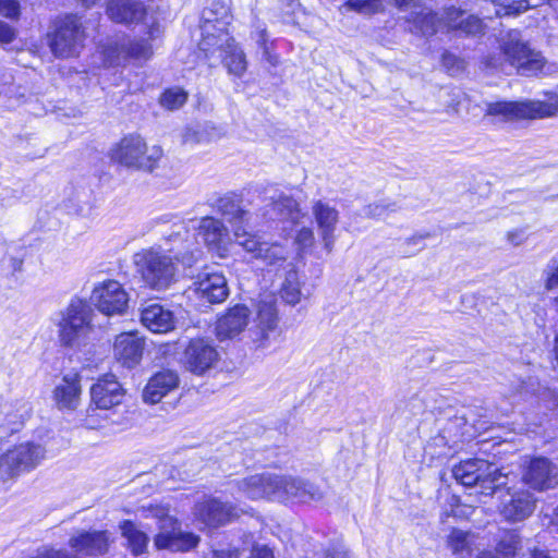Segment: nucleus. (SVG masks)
Returning a JSON list of instances; mask_svg holds the SVG:
<instances>
[{"label": "nucleus", "instance_id": "53", "mask_svg": "<svg viewBox=\"0 0 558 558\" xmlns=\"http://www.w3.org/2000/svg\"><path fill=\"white\" fill-rule=\"evenodd\" d=\"M16 37V31L8 23L0 21V45H9Z\"/></svg>", "mask_w": 558, "mask_h": 558}, {"label": "nucleus", "instance_id": "43", "mask_svg": "<svg viewBox=\"0 0 558 558\" xmlns=\"http://www.w3.org/2000/svg\"><path fill=\"white\" fill-rule=\"evenodd\" d=\"M543 281L546 290L558 288V258H551L543 270Z\"/></svg>", "mask_w": 558, "mask_h": 558}, {"label": "nucleus", "instance_id": "21", "mask_svg": "<svg viewBox=\"0 0 558 558\" xmlns=\"http://www.w3.org/2000/svg\"><path fill=\"white\" fill-rule=\"evenodd\" d=\"M155 38H141L130 40L126 44L109 47L106 50V58L109 65H120L122 62L133 59L135 61H146L153 56V46L150 40Z\"/></svg>", "mask_w": 558, "mask_h": 558}, {"label": "nucleus", "instance_id": "15", "mask_svg": "<svg viewBox=\"0 0 558 558\" xmlns=\"http://www.w3.org/2000/svg\"><path fill=\"white\" fill-rule=\"evenodd\" d=\"M129 300V294L123 286L113 279L97 283L90 294L93 305L108 316L125 313Z\"/></svg>", "mask_w": 558, "mask_h": 558}, {"label": "nucleus", "instance_id": "22", "mask_svg": "<svg viewBox=\"0 0 558 558\" xmlns=\"http://www.w3.org/2000/svg\"><path fill=\"white\" fill-rule=\"evenodd\" d=\"M196 518L209 527L225 525L236 518V509L228 502L210 498L196 505Z\"/></svg>", "mask_w": 558, "mask_h": 558}, {"label": "nucleus", "instance_id": "1", "mask_svg": "<svg viewBox=\"0 0 558 558\" xmlns=\"http://www.w3.org/2000/svg\"><path fill=\"white\" fill-rule=\"evenodd\" d=\"M168 240L178 243L175 247H171V251H175V259L187 266L196 262L201 251L194 234L184 225L177 226ZM133 262L144 283L153 290H166L177 281L178 269L173 256L160 248H144L134 254Z\"/></svg>", "mask_w": 558, "mask_h": 558}, {"label": "nucleus", "instance_id": "34", "mask_svg": "<svg viewBox=\"0 0 558 558\" xmlns=\"http://www.w3.org/2000/svg\"><path fill=\"white\" fill-rule=\"evenodd\" d=\"M447 26L449 31H457L465 35H477L483 32V22L475 15L466 14L456 8L447 9Z\"/></svg>", "mask_w": 558, "mask_h": 558}, {"label": "nucleus", "instance_id": "45", "mask_svg": "<svg viewBox=\"0 0 558 558\" xmlns=\"http://www.w3.org/2000/svg\"><path fill=\"white\" fill-rule=\"evenodd\" d=\"M519 544V536L514 532L505 533L499 541L497 549L505 556L513 555Z\"/></svg>", "mask_w": 558, "mask_h": 558}, {"label": "nucleus", "instance_id": "33", "mask_svg": "<svg viewBox=\"0 0 558 558\" xmlns=\"http://www.w3.org/2000/svg\"><path fill=\"white\" fill-rule=\"evenodd\" d=\"M250 311L245 305L230 308L217 323V335L220 338H232L247 326Z\"/></svg>", "mask_w": 558, "mask_h": 558}, {"label": "nucleus", "instance_id": "18", "mask_svg": "<svg viewBox=\"0 0 558 558\" xmlns=\"http://www.w3.org/2000/svg\"><path fill=\"white\" fill-rule=\"evenodd\" d=\"M535 505L536 498L529 490L508 489L501 499L499 511L506 521L521 522L533 513Z\"/></svg>", "mask_w": 558, "mask_h": 558}, {"label": "nucleus", "instance_id": "10", "mask_svg": "<svg viewBox=\"0 0 558 558\" xmlns=\"http://www.w3.org/2000/svg\"><path fill=\"white\" fill-rule=\"evenodd\" d=\"M502 53L506 63L501 65V71L507 74L515 71L520 75H535L544 66V58L541 53L531 50L522 43L515 31L509 33V39L502 46Z\"/></svg>", "mask_w": 558, "mask_h": 558}, {"label": "nucleus", "instance_id": "14", "mask_svg": "<svg viewBox=\"0 0 558 558\" xmlns=\"http://www.w3.org/2000/svg\"><path fill=\"white\" fill-rule=\"evenodd\" d=\"M558 116V107H487L483 117L485 124L510 123L521 125L535 119Z\"/></svg>", "mask_w": 558, "mask_h": 558}, {"label": "nucleus", "instance_id": "57", "mask_svg": "<svg viewBox=\"0 0 558 558\" xmlns=\"http://www.w3.org/2000/svg\"><path fill=\"white\" fill-rule=\"evenodd\" d=\"M213 558H239V551L236 549L214 550Z\"/></svg>", "mask_w": 558, "mask_h": 558}, {"label": "nucleus", "instance_id": "17", "mask_svg": "<svg viewBox=\"0 0 558 558\" xmlns=\"http://www.w3.org/2000/svg\"><path fill=\"white\" fill-rule=\"evenodd\" d=\"M522 480L538 492L553 489L558 485V468L547 458H532L523 468Z\"/></svg>", "mask_w": 558, "mask_h": 558}, {"label": "nucleus", "instance_id": "60", "mask_svg": "<svg viewBox=\"0 0 558 558\" xmlns=\"http://www.w3.org/2000/svg\"><path fill=\"white\" fill-rule=\"evenodd\" d=\"M412 2H414V0H395V3H396L398 7L409 5V4H411Z\"/></svg>", "mask_w": 558, "mask_h": 558}, {"label": "nucleus", "instance_id": "49", "mask_svg": "<svg viewBox=\"0 0 558 558\" xmlns=\"http://www.w3.org/2000/svg\"><path fill=\"white\" fill-rule=\"evenodd\" d=\"M0 14L8 19H17L20 4L16 0H0Z\"/></svg>", "mask_w": 558, "mask_h": 558}, {"label": "nucleus", "instance_id": "42", "mask_svg": "<svg viewBox=\"0 0 558 558\" xmlns=\"http://www.w3.org/2000/svg\"><path fill=\"white\" fill-rule=\"evenodd\" d=\"M189 94L180 86L166 89L160 96V105H184Z\"/></svg>", "mask_w": 558, "mask_h": 558}, {"label": "nucleus", "instance_id": "63", "mask_svg": "<svg viewBox=\"0 0 558 558\" xmlns=\"http://www.w3.org/2000/svg\"><path fill=\"white\" fill-rule=\"evenodd\" d=\"M286 264H287V265H289L290 263H286ZM282 267H283V269H287V271L290 269V267H289V266H284V265H283Z\"/></svg>", "mask_w": 558, "mask_h": 558}, {"label": "nucleus", "instance_id": "25", "mask_svg": "<svg viewBox=\"0 0 558 558\" xmlns=\"http://www.w3.org/2000/svg\"><path fill=\"white\" fill-rule=\"evenodd\" d=\"M216 207L218 213L223 216L232 227L233 239L235 240V229L248 231L252 214L243 205V201L235 194H227L220 197Z\"/></svg>", "mask_w": 558, "mask_h": 558}, {"label": "nucleus", "instance_id": "47", "mask_svg": "<svg viewBox=\"0 0 558 558\" xmlns=\"http://www.w3.org/2000/svg\"><path fill=\"white\" fill-rule=\"evenodd\" d=\"M505 238L511 246L518 247L526 242L527 233L524 228H515L508 230L505 234Z\"/></svg>", "mask_w": 558, "mask_h": 558}, {"label": "nucleus", "instance_id": "31", "mask_svg": "<svg viewBox=\"0 0 558 558\" xmlns=\"http://www.w3.org/2000/svg\"><path fill=\"white\" fill-rule=\"evenodd\" d=\"M410 31L423 36H433L438 31H448L447 26V9L441 16L432 11L422 10L417 13H412L409 20Z\"/></svg>", "mask_w": 558, "mask_h": 558}, {"label": "nucleus", "instance_id": "62", "mask_svg": "<svg viewBox=\"0 0 558 558\" xmlns=\"http://www.w3.org/2000/svg\"><path fill=\"white\" fill-rule=\"evenodd\" d=\"M480 558H496V557L493 554H490V553H484V554L481 555Z\"/></svg>", "mask_w": 558, "mask_h": 558}, {"label": "nucleus", "instance_id": "19", "mask_svg": "<svg viewBox=\"0 0 558 558\" xmlns=\"http://www.w3.org/2000/svg\"><path fill=\"white\" fill-rule=\"evenodd\" d=\"M264 202H267L266 207H270L264 213V216L269 220H289L298 223L303 214L300 210L298 202L274 189L272 186L264 190Z\"/></svg>", "mask_w": 558, "mask_h": 558}, {"label": "nucleus", "instance_id": "11", "mask_svg": "<svg viewBox=\"0 0 558 558\" xmlns=\"http://www.w3.org/2000/svg\"><path fill=\"white\" fill-rule=\"evenodd\" d=\"M278 323L276 300L272 295H267L258 302L256 317L247 330L254 349L263 350L271 344L277 337Z\"/></svg>", "mask_w": 558, "mask_h": 558}, {"label": "nucleus", "instance_id": "54", "mask_svg": "<svg viewBox=\"0 0 558 558\" xmlns=\"http://www.w3.org/2000/svg\"><path fill=\"white\" fill-rule=\"evenodd\" d=\"M319 558H350L342 546H332L324 550Z\"/></svg>", "mask_w": 558, "mask_h": 558}, {"label": "nucleus", "instance_id": "61", "mask_svg": "<svg viewBox=\"0 0 558 558\" xmlns=\"http://www.w3.org/2000/svg\"><path fill=\"white\" fill-rule=\"evenodd\" d=\"M553 526H556L557 531H558V508L556 509V512H555V518L553 520Z\"/></svg>", "mask_w": 558, "mask_h": 558}, {"label": "nucleus", "instance_id": "2", "mask_svg": "<svg viewBox=\"0 0 558 558\" xmlns=\"http://www.w3.org/2000/svg\"><path fill=\"white\" fill-rule=\"evenodd\" d=\"M238 488L240 493L252 500L298 499L305 502L322 498V493L315 485L301 478L271 472L244 477L238 482Z\"/></svg>", "mask_w": 558, "mask_h": 558}, {"label": "nucleus", "instance_id": "37", "mask_svg": "<svg viewBox=\"0 0 558 558\" xmlns=\"http://www.w3.org/2000/svg\"><path fill=\"white\" fill-rule=\"evenodd\" d=\"M290 269L286 272L284 280L281 284V298L289 304L295 305L301 300V283L299 275L292 264L288 265Z\"/></svg>", "mask_w": 558, "mask_h": 558}, {"label": "nucleus", "instance_id": "44", "mask_svg": "<svg viewBox=\"0 0 558 558\" xmlns=\"http://www.w3.org/2000/svg\"><path fill=\"white\" fill-rule=\"evenodd\" d=\"M206 135L203 134L202 124L186 126L182 131V142L187 145H196L204 143Z\"/></svg>", "mask_w": 558, "mask_h": 558}, {"label": "nucleus", "instance_id": "48", "mask_svg": "<svg viewBox=\"0 0 558 558\" xmlns=\"http://www.w3.org/2000/svg\"><path fill=\"white\" fill-rule=\"evenodd\" d=\"M26 257V250L20 247L15 253L9 255V267L12 274L22 272L24 259Z\"/></svg>", "mask_w": 558, "mask_h": 558}, {"label": "nucleus", "instance_id": "58", "mask_svg": "<svg viewBox=\"0 0 558 558\" xmlns=\"http://www.w3.org/2000/svg\"><path fill=\"white\" fill-rule=\"evenodd\" d=\"M58 110L56 111L58 118H69V117H75L76 116V108L75 107H57Z\"/></svg>", "mask_w": 558, "mask_h": 558}, {"label": "nucleus", "instance_id": "59", "mask_svg": "<svg viewBox=\"0 0 558 558\" xmlns=\"http://www.w3.org/2000/svg\"><path fill=\"white\" fill-rule=\"evenodd\" d=\"M80 1L86 9H88L93 5H95L99 0H80Z\"/></svg>", "mask_w": 558, "mask_h": 558}, {"label": "nucleus", "instance_id": "30", "mask_svg": "<svg viewBox=\"0 0 558 558\" xmlns=\"http://www.w3.org/2000/svg\"><path fill=\"white\" fill-rule=\"evenodd\" d=\"M32 407L28 401L19 400L5 411L4 418L0 423V439H5L20 432L25 422L31 417Z\"/></svg>", "mask_w": 558, "mask_h": 558}, {"label": "nucleus", "instance_id": "56", "mask_svg": "<svg viewBox=\"0 0 558 558\" xmlns=\"http://www.w3.org/2000/svg\"><path fill=\"white\" fill-rule=\"evenodd\" d=\"M250 558H274V555L267 546H255Z\"/></svg>", "mask_w": 558, "mask_h": 558}, {"label": "nucleus", "instance_id": "38", "mask_svg": "<svg viewBox=\"0 0 558 558\" xmlns=\"http://www.w3.org/2000/svg\"><path fill=\"white\" fill-rule=\"evenodd\" d=\"M447 546L458 558L470 556L472 551L470 533L458 529L452 530L447 537Z\"/></svg>", "mask_w": 558, "mask_h": 558}, {"label": "nucleus", "instance_id": "51", "mask_svg": "<svg viewBox=\"0 0 558 558\" xmlns=\"http://www.w3.org/2000/svg\"><path fill=\"white\" fill-rule=\"evenodd\" d=\"M295 242L301 250L312 247L315 242L313 230L311 228H302L296 234Z\"/></svg>", "mask_w": 558, "mask_h": 558}, {"label": "nucleus", "instance_id": "3", "mask_svg": "<svg viewBox=\"0 0 558 558\" xmlns=\"http://www.w3.org/2000/svg\"><path fill=\"white\" fill-rule=\"evenodd\" d=\"M163 157L158 145L148 146L138 134H129L114 144L110 150L111 160L126 169L151 173Z\"/></svg>", "mask_w": 558, "mask_h": 558}, {"label": "nucleus", "instance_id": "28", "mask_svg": "<svg viewBox=\"0 0 558 558\" xmlns=\"http://www.w3.org/2000/svg\"><path fill=\"white\" fill-rule=\"evenodd\" d=\"M220 51L223 64L230 74L241 76L246 70V60L243 51L235 45L233 38L228 36V40H218V44L211 46L209 52ZM208 53V51H205Z\"/></svg>", "mask_w": 558, "mask_h": 558}, {"label": "nucleus", "instance_id": "41", "mask_svg": "<svg viewBox=\"0 0 558 558\" xmlns=\"http://www.w3.org/2000/svg\"><path fill=\"white\" fill-rule=\"evenodd\" d=\"M493 3L500 8L496 11L498 15L519 14L533 5L530 0H493Z\"/></svg>", "mask_w": 558, "mask_h": 558}, {"label": "nucleus", "instance_id": "40", "mask_svg": "<svg viewBox=\"0 0 558 558\" xmlns=\"http://www.w3.org/2000/svg\"><path fill=\"white\" fill-rule=\"evenodd\" d=\"M343 8L364 15L376 14L384 9L383 0H347Z\"/></svg>", "mask_w": 558, "mask_h": 558}, {"label": "nucleus", "instance_id": "20", "mask_svg": "<svg viewBox=\"0 0 558 558\" xmlns=\"http://www.w3.org/2000/svg\"><path fill=\"white\" fill-rule=\"evenodd\" d=\"M195 229L209 250L216 252L219 256L227 254L229 230L221 220L209 216L203 217Z\"/></svg>", "mask_w": 558, "mask_h": 558}, {"label": "nucleus", "instance_id": "7", "mask_svg": "<svg viewBox=\"0 0 558 558\" xmlns=\"http://www.w3.org/2000/svg\"><path fill=\"white\" fill-rule=\"evenodd\" d=\"M106 12L116 23L129 26L142 25L150 38H157L160 35L156 10L141 0H107Z\"/></svg>", "mask_w": 558, "mask_h": 558}, {"label": "nucleus", "instance_id": "32", "mask_svg": "<svg viewBox=\"0 0 558 558\" xmlns=\"http://www.w3.org/2000/svg\"><path fill=\"white\" fill-rule=\"evenodd\" d=\"M141 322L146 328L156 333L168 332L174 328L175 324L172 312L157 303L143 308Z\"/></svg>", "mask_w": 558, "mask_h": 558}, {"label": "nucleus", "instance_id": "8", "mask_svg": "<svg viewBox=\"0 0 558 558\" xmlns=\"http://www.w3.org/2000/svg\"><path fill=\"white\" fill-rule=\"evenodd\" d=\"M86 38L81 19L75 14L57 17L48 33L49 47L58 58L76 56L84 46Z\"/></svg>", "mask_w": 558, "mask_h": 558}, {"label": "nucleus", "instance_id": "52", "mask_svg": "<svg viewBox=\"0 0 558 558\" xmlns=\"http://www.w3.org/2000/svg\"><path fill=\"white\" fill-rule=\"evenodd\" d=\"M424 239H425V236H423V235H414V236L409 238L403 244L404 246H407V250L403 251V254L409 256V255H413L416 252L421 251L423 248V240Z\"/></svg>", "mask_w": 558, "mask_h": 558}, {"label": "nucleus", "instance_id": "4", "mask_svg": "<svg viewBox=\"0 0 558 558\" xmlns=\"http://www.w3.org/2000/svg\"><path fill=\"white\" fill-rule=\"evenodd\" d=\"M47 458V449L39 441L19 442L0 454V485L15 480L39 466Z\"/></svg>", "mask_w": 558, "mask_h": 558}, {"label": "nucleus", "instance_id": "12", "mask_svg": "<svg viewBox=\"0 0 558 558\" xmlns=\"http://www.w3.org/2000/svg\"><path fill=\"white\" fill-rule=\"evenodd\" d=\"M231 15L229 7L221 0H213L202 13V40L199 48L209 51L218 40H228Z\"/></svg>", "mask_w": 558, "mask_h": 558}, {"label": "nucleus", "instance_id": "46", "mask_svg": "<svg viewBox=\"0 0 558 558\" xmlns=\"http://www.w3.org/2000/svg\"><path fill=\"white\" fill-rule=\"evenodd\" d=\"M547 96L544 100L536 101H497L490 102L489 105H558V87L545 93Z\"/></svg>", "mask_w": 558, "mask_h": 558}, {"label": "nucleus", "instance_id": "13", "mask_svg": "<svg viewBox=\"0 0 558 558\" xmlns=\"http://www.w3.org/2000/svg\"><path fill=\"white\" fill-rule=\"evenodd\" d=\"M235 230V243L253 258L262 259L275 269L286 265L289 257V250L286 246L278 242H263L257 234L243 229Z\"/></svg>", "mask_w": 558, "mask_h": 558}, {"label": "nucleus", "instance_id": "35", "mask_svg": "<svg viewBox=\"0 0 558 558\" xmlns=\"http://www.w3.org/2000/svg\"><path fill=\"white\" fill-rule=\"evenodd\" d=\"M81 386L77 376H65L54 389V399L60 409L73 410L77 407Z\"/></svg>", "mask_w": 558, "mask_h": 558}, {"label": "nucleus", "instance_id": "24", "mask_svg": "<svg viewBox=\"0 0 558 558\" xmlns=\"http://www.w3.org/2000/svg\"><path fill=\"white\" fill-rule=\"evenodd\" d=\"M144 339L137 332H122L113 343L114 359L128 368L135 367L142 360Z\"/></svg>", "mask_w": 558, "mask_h": 558}, {"label": "nucleus", "instance_id": "16", "mask_svg": "<svg viewBox=\"0 0 558 558\" xmlns=\"http://www.w3.org/2000/svg\"><path fill=\"white\" fill-rule=\"evenodd\" d=\"M220 355L213 342L205 338L190 340L182 355L183 366L194 375H204L219 362Z\"/></svg>", "mask_w": 558, "mask_h": 558}, {"label": "nucleus", "instance_id": "9", "mask_svg": "<svg viewBox=\"0 0 558 558\" xmlns=\"http://www.w3.org/2000/svg\"><path fill=\"white\" fill-rule=\"evenodd\" d=\"M452 475L463 486L478 485L482 494L492 495L506 482V477L495 464L485 460L472 459L460 462L452 469Z\"/></svg>", "mask_w": 558, "mask_h": 558}, {"label": "nucleus", "instance_id": "26", "mask_svg": "<svg viewBox=\"0 0 558 558\" xmlns=\"http://www.w3.org/2000/svg\"><path fill=\"white\" fill-rule=\"evenodd\" d=\"M90 397L98 409L109 410L122 402L124 390L113 375H107L92 386Z\"/></svg>", "mask_w": 558, "mask_h": 558}, {"label": "nucleus", "instance_id": "55", "mask_svg": "<svg viewBox=\"0 0 558 558\" xmlns=\"http://www.w3.org/2000/svg\"><path fill=\"white\" fill-rule=\"evenodd\" d=\"M250 558H274V555L267 546H255Z\"/></svg>", "mask_w": 558, "mask_h": 558}, {"label": "nucleus", "instance_id": "6", "mask_svg": "<svg viewBox=\"0 0 558 558\" xmlns=\"http://www.w3.org/2000/svg\"><path fill=\"white\" fill-rule=\"evenodd\" d=\"M93 310L85 301L74 299L60 313L57 323L59 341L63 347H80L92 330Z\"/></svg>", "mask_w": 558, "mask_h": 558}, {"label": "nucleus", "instance_id": "23", "mask_svg": "<svg viewBox=\"0 0 558 558\" xmlns=\"http://www.w3.org/2000/svg\"><path fill=\"white\" fill-rule=\"evenodd\" d=\"M312 214L316 221L324 247L330 253L336 242L335 231L339 222V211L330 204L319 199L314 202Z\"/></svg>", "mask_w": 558, "mask_h": 558}, {"label": "nucleus", "instance_id": "5", "mask_svg": "<svg viewBox=\"0 0 558 558\" xmlns=\"http://www.w3.org/2000/svg\"><path fill=\"white\" fill-rule=\"evenodd\" d=\"M142 515L155 518L160 532L155 537V546L158 549L172 551H187L197 546L199 538L189 532H182L177 527V520L169 514V509L161 505H148L141 508Z\"/></svg>", "mask_w": 558, "mask_h": 558}, {"label": "nucleus", "instance_id": "29", "mask_svg": "<svg viewBox=\"0 0 558 558\" xmlns=\"http://www.w3.org/2000/svg\"><path fill=\"white\" fill-rule=\"evenodd\" d=\"M195 291L198 298L213 304L223 302L229 295L227 279L219 272L207 274L196 282Z\"/></svg>", "mask_w": 558, "mask_h": 558}, {"label": "nucleus", "instance_id": "27", "mask_svg": "<svg viewBox=\"0 0 558 558\" xmlns=\"http://www.w3.org/2000/svg\"><path fill=\"white\" fill-rule=\"evenodd\" d=\"M179 386V376L173 371H162L155 374L147 383L143 399L146 403L155 404L161 401L172 390Z\"/></svg>", "mask_w": 558, "mask_h": 558}, {"label": "nucleus", "instance_id": "50", "mask_svg": "<svg viewBox=\"0 0 558 558\" xmlns=\"http://www.w3.org/2000/svg\"><path fill=\"white\" fill-rule=\"evenodd\" d=\"M203 134L206 135L204 143H209L221 138L226 132L221 126H217L213 123L202 124Z\"/></svg>", "mask_w": 558, "mask_h": 558}, {"label": "nucleus", "instance_id": "39", "mask_svg": "<svg viewBox=\"0 0 558 558\" xmlns=\"http://www.w3.org/2000/svg\"><path fill=\"white\" fill-rule=\"evenodd\" d=\"M401 209L402 206L398 202L390 199H381L365 206L363 208V214L367 218L386 219L392 214L400 211Z\"/></svg>", "mask_w": 558, "mask_h": 558}, {"label": "nucleus", "instance_id": "36", "mask_svg": "<svg viewBox=\"0 0 558 558\" xmlns=\"http://www.w3.org/2000/svg\"><path fill=\"white\" fill-rule=\"evenodd\" d=\"M120 529L133 555L138 556L146 550L149 538L132 521L124 520L121 522Z\"/></svg>", "mask_w": 558, "mask_h": 558}]
</instances>
